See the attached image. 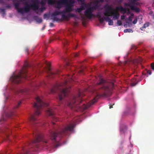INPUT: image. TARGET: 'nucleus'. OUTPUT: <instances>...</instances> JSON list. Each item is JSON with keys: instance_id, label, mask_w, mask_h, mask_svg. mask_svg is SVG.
Segmentation results:
<instances>
[{"instance_id": "f257e3e1", "label": "nucleus", "mask_w": 154, "mask_h": 154, "mask_svg": "<svg viewBox=\"0 0 154 154\" xmlns=\"http://www.w3.org/2000/svg\"><path fill=\"white\" fill-rule=\"evenodd\" d=\"M74 74L72 73L70 75L65 76L63 82L57 84L51 89V93H58L59 100H62L64 97L68 96L71 88L69 84L72 83L74 80Z\"/></svg>"}, {"instance_id": "f03ea898", "label": "nucleus", "mask_w": 154, "mask_h": 154, "mask_svg": "<svg viewBox=\"0 0 154 154\" xmlns=\"http://www.w3.org/2000/svg\"><path fill=\"white\" fill-rule=\"evenodd\" d=\"M97 85L99 86V89L97 91V93L98 94L93 100L89 102L88 106H85V108H87L88 106L93 105L97 101L98 99L100 98L101 95L103 96H109L111 90L114 87V84L113 82L106 81L102 79L100 80Z\"/></svg>"}, {"instance_id": "7ed1b4c3", "label": "nucleus", "mask_w": 154, "mask_h": 154, "mask_svg": "<svg viewBox=\"0 0 154 154\" xmlns=\"http://www.w3.org/2000/svg\"><path fill=\"white\" fill-rule=\"evenodd\" d=\"M75 126L74 124H70L66 125L60 131H54L51 130L50 131L49 136L53 142L56 143L55 147L57 148L60 145V143L59 142L65 135L69 134L73 131Z\"/></svg>"}, {"instance_id": "20e7f679", "label": "nucleus", "mask_w": 154, "mask_h": 154, "mask_svg": "<svg viewBox=\"0 0 154 154\" xmlns=\"http://www.w3.org/2000/svg\"><path fill=\"white\" fill-rule=\"evenodd\" d=\"M104 8L105 9L104 15L111 16H113V19L114 20H117L119 18L120 14L118 10L123 12L124 14L126 13L127 11L126 9L122 6H117L116 7V9L114 10L111 6L106 4L105 5Z\"/></svg>"}, {"instance_id": "39448f33", "label": "nucleus", "mask_w": 154, "mask_h": 154, "mask_svg": "<svg viewBox=\"0 0 154 154\" xmlns=\"http://www.w3.org/2000/svg\"><path fill=\"white\" fill-rule=\"evenodd\" d=\"M75 3V0H48V4L50 5H56L55 7L60 8L63 5H66V8L64 10L66 12H70L73 10L72 7Z\"/></svg>"}, {"instance_id": "423d86ee", "label": "nucleus", "mask_w": 154, "mask_h": 154, "mask_svg": "<svg viewBox=\"0 0 154 154\" xmlns=\"http://www.w3.org/2000/svg\"><path fill=\"white\" fill-rule=\"evenodd\" d=\"M33 2L34 3L31 5L28 4L27 3H25L24 5L26 6L22 9L19 8L20 4L18 2L14 3V5L18 12L23 14L24 12L27 13L29 12L31 8L34 10L38 9L39 8L38 4L39 3L38 0H34Z\"/></svg>"}, {"instance_id": "0eeeda50", "label": "nucleus", "mask_w": 154, "mask_h": 154, "mask_svg": "<svg viewBox=\"0 0 154 154\" xmlns=\"http://www.w3.org/2000/svg\"><path fill=\"white\" fill-rule=\"evenodd\" d=\"M29 65L27 62L25 63L24 66L22 70L20 71L18 75H14L11 78V79L15 83H19L21 81L22 78H24L27 79L28 76L27 73V71L26 68L29 67Z\"/></svg>"}, {"instance_id": "6e6552de", "label": "nucleus", "mask_w": 154, "mask_h": 154, "mask_svg": "<svg viewBox=\"0 0 154 154\" xmlns=\"http://www.w3.org/2000/svg\"><path fill=\"white\" fill-rule=\"evenodd\" d=\"M35 139L32 141L29 144L30 146L31 147H35L38 148L42 146L41 143L46 144L48 143L47 140L44 139V136L39 133H37L35 135Z\"/></svg>"}, {"instance_id": "1a4fd4ad", "label": "nucleus", "mask_w": 154, "mask_h": 154, "mask_svg": "<svg viewBox=\"0 0 154 154\" xmlns=\"http://www.w3.org/2000/svg\"><path fill=\"white\" fill-rule=\"evenodd\" d=\"M82 94L79 91L76 96H74L72 100L68 103V105L71 108H80L79 104L82 101Z\"/></svg>"}, {"instance_id": "9d476101", "label": "nucleus", "mask_w": 154, "mask_h": 154, "mask_svg": "<svg viewBox=\"0 0 154 154\" xmlns=\"http://www.w3.org/2000/svg\"><path fill=\"white\" fill-rule=\"evenodd\" d=\"M36 103H35L34 106L35 109V115L38 116L41 113V110L43 107L47 106L48 104L44 102L38 96L35 98Z\"/></svg>"}, {"instance_id": "9b49d317", "label": "nucleus", "mask_w": 154, "mask_h": 154, "mask_svg": "<svg viewBox=\"0 0 154 154\" xmlns=\"http://www.w3.org/2000/svg\"><path fill=\"white\" fill-rule=\"evenodd\" d=\"M94 10H96L95 7L89 6L84 11L85 16L89 19H91L93 16V12Z\"/></svg>"}, {"instance_id": "f8f14e48", "label": "nucleus", "mask_w": 154, "mask_h": 154, "mask_svg": "<svg viewBox=\"0 0 154 154\" xmlns=\"http://www.w3.org/2000/svg\"><path fill=\"white\" fill-rule=\"evenodd\" d=\"M46 113L49 116H51L53 120L57 121L58 119L54 115V109L53 108H49L46 111Z\"/></svg>"}, {"instance_id": "ddd939ff", "label": "nucleus", "mask_w": 154, "mask_h": 154, "mask_svg": "<svg viewBox=\"0 0 154 154\" xmlns=\"http://www.w3.org/2000/svg\"><path fill=\"white\" fill-rule=\"evenodd\" d=\"M66 12L64 10H63L62 11H56L52 13L51 14V17H53V19L54 21H58V19L57 17V16L59 15L60 14H64L66 12Z\"/></svg>"}, {"instance_id": "4468645a", "label": "nucleus", "mask_w": 154, "mask_h": 154, "mask_svg": "<svg viewBox=\"0 0 154 154\" xmlns=\"http://www.w3.org/2000/svg\"><path fill=\"white\" fill-rule=\"evenodd\" d=\"M30 121L32 125V128H34L35 126H38V122H37V118L35 117V116L32 115L30 118Z\"/></svg>"}, {"instance_id": "2eb2a0df", "label": "nucleus", "mask_w": 154, "mask_h": 154, "mask_svg": "<svg viewBox=\"0 0 154 154\" xmlns=\"http://www.w3.org/2000/svg\"><path fill=\"white\" fill-rule=\"evenodd\" d=\"M128 5L130 7L131 10L135 11L136 12L138 13L140 12V9L138 8L135 7V5Z\"/></svg>"}, {"instance_id": "dca6fc26", "label": "nucleus", "mask_w": 154, "mask_h": 154, "mask_svg": "<svg viewBox=\"0 0 154 154\" xmlns=\"http://www.w3.org/2000/svg\"><path fill=\"white\" fill-rule=\"evenodd\" d=\"M59 72L60 71L59 70H57L54 72H51L50 73L49 76H50L51 78H53L54 75H58Z\"/></svg>"}, {"instance_id": "f3484780", "label": "nucleus", "mask_w": 154, "mask_h": 154, "mask_svg": "<svg viewBox=\"0 0 154 154\" xmlns=\"http://www.w3.org/2000/svg\"><path fill=\"white\" fill-rule=\"evenodd\" d=\"M27 92V90L25 89H19L15 91L16 94H18L19 93H22L23 92Z\"/></svg>"}, {"instance_id": "a211bd4d", "label": "nucleus", "mask_w": 154, "mask_h": 154, "mask_svg": "<svg viewBox=\"0 0 154 154\" xmlns=\"http://www.w3.org/2000/svg\"><path fill=\"white\" fill-rule=\"evenodd\" d=\"M99 0H97L93 2L94 6L93 7L96 8L98 7V5L99 3Z\"/></svg>"}, {"instance_id": "6ab92c4d", "label": "nucleus", "mask_w": 154, "mask_h": 154, "mask_svg": "<svg viewBox=\"0 0 154 154\" xmlns=\"http://www.w3.org/2000/svg\"><path fill=\"white\" fill-rule=\"evenodd\" d=\"M75 43L73 42H72V43L74 45V48L75 49H76L77 47V42L78 41L77 40H75Z\"/></svg>"}, {"instance_id": "aec40b11", "label": "nucleus", "mask_w": 154, "mask_h": 154, "mask_svg": "<svg viewBox=\"0 0 154 154\" xmlns=\"http://www.w3.org/2000/svg\"><path fill=\"white\" fill-rule=\"evenodd\" d=\"M149 26V22L146 23L144 24L143 26L140 28L141 30H142L144 28H146V27H148Z\"/></svg>"}, {"instance_id": "412c9836", "label": "nucleus", "mask_w": 154, "mask_h": 154, "mask_svg": "<svg viewBox=\"0 0 154 154\" xmlns=\"http://www.w3.org/2000/svg\"><path fill=\"white\" fill-rule=\"evenodd\" d=\"M124 32L125 33H126L127 32H133V30L131 29H126L124 30Z\"/></svg>"}, {"instance_id": "4be33fe9", "label": "nucleus", "mask_w": 154, "mask_h": 154, "mask_svg": "<svg viewBox=\"0 0 154 154\" xmlns=\"http://www.w3.org/2000/svg\"><path fill=\"white\" fill-rule=\"evenodd\" d=\"M105 17H104V19L106 21L108 22L109 20H110L111 19L109 17V16H108V15H105Z\"/></svg>"}, {"instance_id": "5701e85b", "label": "nucleus", "mask_w": 154, "mask_h": 154, "mask_svg": "<svg viewBox=\"0 0 154 154\" xmlns=\"http://www.w3.org/2000/svg\"><path fill=\"white\" fill-rule=\"evenodd\" d=\"M62 18L64 19H65L67 20L69 19L68 16H66L65 14H63L62 16Z\"/></svg>"}, {"instance_id": "b1692460", "label": "nucleus", "mask_w": 154, "mask_h": 154, "mask_svg": "<svg viewBox=\"0 0 154 154\" xmlns=\"http://www.w3.org/2000/svg\"><path fill=\"white\" fill-rule=\"evenodd\" d=\"M84 67H83V68H82L80 70H76V72H78L79 73H83V71H84Z\"/></svg>"}, {"instance_id": "393cba45", "label": "nucleus", "mask_w": 154, "mask_h": 154, "mask_svg": "<svg viewBox=\"0 0 154 154\" xmlns=\"http://www.w3.org/2000/svg\"><path fill=\"white\" fill-rule=\"evenodd\" d=\"M137 0H131L130 3L129 5H135Z\"/></svg>"}, {"instance_id": "a878e982", "label": "nucleus", "mask_w": 154, "mask_h": 154, "mask_svg": "<svg viewBox=\"0 0 154 154\" xmlns=\"http://www.w3.org/2000/svg\"><path fill=\"white\" fill-rule=\"evenodd\" d=\"M21 103V101L19 102L14 107L15 108H17L19 106H20V104Z\"/></svg>"}, {"instance_id": "bb28decb", "label": "nucleus", "mask_w": 154, "mask_h": 154, "mask_svg": "<svg viewBox=\"0 0 154 154\" xmlns=\"http://www.w3.org/2000/svg\"><path fill=\"white\" fill-rule=\"evenodd\" d=\"M108 24L109 25H112L113 24V22L112 20L110 19L108 21Z\"/></svg>"}, {"instance_id": "cd10ccee", "label": "nucleus", "mask_w": 154, "mask_h": 154, "mask_svg": "<svg viewBox=\"0 0 154 154\" xmlns=\"http://www.w3.org/2000/svg\"><path fill=\"white\" fill-rule=\"evenodd\" d=\"M104 17L103 18H100L99 19V20L100 23H103L104 20Z\"/></svg>"}, {"instance_id": "c85d7f7f", "label": "nucleus", "mask_w": 154, "mask_h": 154, "mask_svg": "<svg viewBox=\"0 0 154 154\" xmlns=\"http://www.w3.org/2000/svg\"><path fill=\"white\" fill-rule=\"evenodd\" d=\"M68 16H69V17H75V14H72V13H69L68 14Z\"/></svg>"}, {"instance_id": "c756f323", "label": "nucleus", "mask_w": 154, "mask_h": 154, "mask_svg": "<svg viewBox=\"0 0 154 154\" xmlns=\"http://www.w3.org/2000/svg\"><path fill=\"white\" fill-rule=\"evenodd\" d=\"M117 24L119 26H121L122 25V22L120 20H118L117 22Z\"/></svg>"}, {"instance_id": "7c9ffc66", "label": "nucleus", "mask_w": 154, "mask_h": 154, "mask_svg": "<svg viewBox=\"0 0 154 154\" xmlns=\"http://www.w3.org/2000/svg\"><path fill=\"white\" fill-rule=\"evenodd\" d=\"M82 11V10L80 8H78L76 10V11L79 13L81 12Z\"/></svg>"}, {"instance_id": "2f4dec72", "label": "nucleus", "mask_w": 154, "mask_h": 154, "mask_svg": "<svg viewBox=\"0 0 154 154\" xmlns=\"http://www.w3.org/2000/svg\"><path fill=\"white\" fill-rule=\"evenodd\" d=\"M79 1L82 3V5H84L85 6L86 5V4L85 2V0H79Z\"/></svg>"}, {"instance_id": "473e14b6", "label": "nucleus", "mask_w": 154, "mask_h": 154, "mask_svg": "<svg viewBox=\"0 0 154 154\" xmlns=\"http://www.w3.org/2000/svg\"><path fill=\"white\" fill-rule=\"evenodd\" d=\"M37 21L38 23H40L42 22V20L41 18H38L37 19Z\"/></svg>"}, {"instance_id": "72a5a7b5", "label": "nucleus", "mask_w": 154, "mask_h": 154, "mask_svg": "<svg viewBox=\"0 0 154 154\" xmlns=\"http://www.w3.org/2000/svg\"><path fill=\"white\" fill-rule=\"evenodd\" d=\"M69 43V41L67 40H65L64 41V45H67Z\"/></svg>"}, {"instance_id": "f704fd0d", "label": "nucleus", "mask_w": 154, "mask_h": 154, "mask_svg": "<svg viewBox=\"0 0 154 154\" xmlns=\"http://www.w3.org/2000/svg\"><path fill=\"white\" fill-rule=\"evenodd\" d=\"M79 56V54L78 53H74L72 54V57H77Z\"/></svg>"}, {"instance_id": "c9c22d12", "label": "nucleus", "mask_w": 154, "mask_h": 154, "mask_svg": "<svg viewBox=\"0 0 154 154\" xmlns=\"http://www.w3.org/2000/svg\"><path fill=\"white\" fill-rule=\"evenodd\" d=\"M41 4L42 5H45V1L44 0H42L41 2Z\"/></svg>"}, {"instance_id": "e433bc0d", "label": "nucleus", "mask_w": 154, "mask_h": 154, "mask_svg": "<svg viewBox=\"0 0 154 154\" xmlns=\"http://www.w3.org/2000/svg\"><path fill=\"white\" fill-rule=\"evenodd\" d=\"M137 19L136 18L133 21V23L134 24H135L137 23Z\"/></svg>"}, {"instance_id": "4c0bfd02", "label": "nucleus", "mask_w": 154, "mask_h": 154, "mask_svg": "<svg viewBox=\"0 0 154 154\" xmlns=\"http://www.w3.org/2000/svg\"><path fill=\"white\" fill-rule=\"evenodd\" d=\"M66 65L67 66L68 68L69 69L70 67V64L69 63L67 62L66 63Z\"/></svg>"}, {"instance_id": "58836bf2", "label": "nucleus", "mask_w": 154, "mask_h": 154, "mask_svg": "<svg viewBox=\"0 0 154 154\" xmlns=\"http://www.w3.org/2000/svg\"><path fill=\"white\" fill-rule=\"evenodd\" d=\"M81 8L82 11L83 10H84L85 9L84 6V5H81L80 6V8Z\"/></svg>"}, {"instance_id": "ea45409f", "label": "nucleus", "mask_w": 154, "mask_h": 154, "mask_svg": "<svg viewBox=\"0 0 154 154\" xmlns=\"http://www.w3.org/2000/svg\"><path fill=\"white\" fill-rule=\"evenodd\" d=\"M128 20L130 22H131L132 20V17L131 16H129L128 18Z\"/></svg>"}, {"instance_id": "a19ab883", "label": "nucleus", "mask_w": 154, "mask_h": 154, "mask_svg": "<svg viewBox=\"0 0 154 154\" xmlns=\"http://www.w3.org/2000/svg\"><path fill=\"white\" fill-rule=\"evenodd\" d=\"M151 67L152 69L154 70V63H152L151 64Z\"/></svg>"}, {"instance_id": "79ce46f5", "label": "nucleus", "mask_w": 154, "mask_h": 154, "mask_svg": "<svg viewBox=\"0 0 154 154\" xmlns=\"http://www.w3.org/2000/svg\"><path fill=\"white\" fill-rule=\"evenodd\" d=\"M125 16L124 15H122L121 17V18L122 20H123L125 19Z\"/></svg>"}, {"instance_id": "37998d69", "label": "nucleus", "mask_w": 154, "mask_h": 154, "mask_svg": "<svg viewBox=\"0 0 154 154\" xmlns=\"http://www.w3.org/2000/svg\"><path fill=\"white\" fill-rule=\"evenodd\" d=\"M147 73L150 75L152 73L151 71L150 70H148L147 71Z\"/></svg>"}, {"instance_id": "c03bdc74", "label": "nucleus", "mask_w": 154, "mask_h": 154, "mask_svg": "<svg viewBox=\"0 0 154 154\" xmlns=\"http://www.w3.org/2000/svg\"><path fill=\"white\" fill-rule=\"evenodd\" d=\"M96 16L97 17H98L99 19L100 18H101V16L100 14H97L96 15Z\"/></svg>"}, {"instance_id": "a18cd8bd", "label": "nucleus", "mask_w": 154, "mask_h": 154, "mask_svg": "<svg viewBox=\"0 0 154 154\" xmlns=\"http://www.w3.org/2000/svg\"><path fill=\"white\" fill-rule=\"evenodd\" d=\"M76 68H78L77 67H74V66H72L71 67V70H73L74 69H75V70L76 69Z\"/></svg>"}, {"instance_id": "49530a36", "label": "nucleus", "mask_w": 154, "mask_h": 154, "mask_svg": "<svg viewBox=\"0 0 154 154\" xmlns=\"http://www.w3.org/2000/svg\"><path fill=\"white\" fill-rule=\"evenodd\" d=\"M45 8H40V10H41V11H43V9H45Z\"/></svg>"}, {"instance_id": "de8ad7c7", "label": "nucleus", "mask_w": 154, "mask_h": 154, "mask_svg": "<svg viewBox=\"0 0 154 154\" xmlns=\"http://www.w3.org/2000/svg\"><path fill=\"white\" fill-rule=\"evenodd\" d=\"M135 5H140V3L139 2H136L135 4Z\"/></svg>"}, {"instance_id": "09e8293b", "label": "nucleus", "mask_w": 154, "mask_h": 154, "mask_svg": "<svg viewBox=\"0 0 154 154\" xmlns=\"http://www.w3.org/2000/svg\"><path fill=\"white\" fill-rule=\"evenodd\" d=\"M99 3L101 2L103 3L104 2V0H99Z\"/></svg>"}, {"instance_id": "8fccbe9b", "label": "nucleus", "mask_w": 154, "mask_h": 154, "mask_svg": "<svg viewBox=\"0 0 154 154\" xmlns=\"http://www.w3.org/2000/svg\"><path fill=\"white\" fill-rule=\"evenodd\" d=\"M54 26V24L52 23H50V26L51 27H52Z\"/></svg>"}, {"instance_id": "3c124183", "label": "nucleus", "mask_w": 154, "mask_h": 154, "mask_svg": "<svg viewBox=\"0 0 154 154\" xmlns=\"http://www.w3.org/2000/svg\"><path fill=\"white\" fill-rule=\"evenodd\" d=\"M11 7L9 5H8L6 6V7L8 8H10Z\"/></svg>"}, {"instance_id": "603ef678", "label": "nucleus", "mask_w": 154, "mask_h": 154, "mask_svg": "<svg viewBox=\"0 0 154 154\" xmlns=\"http://www.w3.org/2000/svg\"><path fill=\"white\" fill-rule=\"evenodd\" d=\"M28 153V152H26V151H25L24 152L23 154H27Z\"/></svg>"}, {"instance_id": "864d4df0", "label": "nucleus", "mask_w": 154, "mask_h": 154, "mask_svg": "<svg viewBox=\"0 0 154 154\" xmlns=\"http://www.w3.org/2000/svg\"><path fill=\"white\" fill-rule=\"evenodd\" d=\"M114 105V104H113L112 106H109V108H110V109H111V108H112L113 107H112V105Z\"/></svg>"}, {"instance_id": "5fc2aeb1", "label": "nucleus", "mask_w": 154, "mask_h": 154, "mask_svg": "<svg viewBox=\"0 0 154 154\" xmlns=\"http://www.w3.org/2000/svg\"><path fill=\"white\" fill-rule=\"evenodd\" d=\"M136 84L134 83H133L132 84V85L133 86H134L136 85Z\"/></svg>"}, {"instance_id": "6e6d98bb", "label": "nucleus", "mask_w": 154, "mask_h": 154, "mask_svg": "<svg viewBox=\"0 0 154 154\" xmlns=\"http://www.w3.org/2000/svg\"><path fill=\"white\" fill-rule=\"evenodd\" d=\"M134 16V14H133V13H131V16H131V17L132 16Z\"/></svg>"}, {"instance_id": "4d7b16f0", "label": "nucleus", "mask_w": 154, "mask_h": 154, "mask_svg": "<svg viewBox=\"0 0 154 154\" xmlns=\"http://www.w3.org/2000/svg\"><path fill=\"white\" fill-rule=\"evenodd\" d=\"M45 26H44V27H42V30L44 29V28H45Z\"/></svg>"}, {"instance_id": "13d9d810", "label": "nucleus", "mask_w": 154, "mask_h": 154, "mask_svg": "<svg viewBox=\"0 0 154 154\" xmlns=\"http://www.w3.org/2000/svg\"><path fill=\"white\" fill-rule=\"evenodd\" d=\"M152 18L154 19V14L152 15Z\"/></svg>"}, {"instance_id": "bf43d9fd", "label": "nucleus", "mask_w": 154, "mask_h": 154, "mask_svg": "<svg viewBox=\"0 0 154 154\" xmlns=\"http://www.w3.org/2000/svg\"><path fill=\"white\" fill-rule=\"evenodd\" d=\"M52 123L53 125H54L55 124V123L54 122H52Z\"/></svg>"}, {"instance_id": "052dcab7", "label": "nucleus", "mask_w": 154, "mask_h": 154, "mask_svg": "<svg viewBox=\"0 0 154 154\" xmlns=\"http://www.w3.org/2000/svg\"><path fill=\"white\" fill-rule=\"evenodd\" d=\"M4 10H4V9H2V12H4Z\"/></svg>"}, {"instance_id": "680f3d73", "label": "nucleus", "mask_w": 154, "mask_h": 154, "mask_svg": "<svg viewBox=\"0 0 154 154\" xmlns=\"http://www.w3.org/2000/svg\"><path fill=\"white\" fill-rule=\"evenodd\" d=\"M128 14H129V13H130V11H129V10H128Z\"/></svg>"}, {"instance_id": "e2e57ef3", "label": "nucleus", "mask_w": 154, "mask_h": 154, "mask_svg": "<svg viewBox=\"0 0 154 154\" xmlns=\"http://www.w3.org/2000/svg\"><path fill=\"white\" fill-rule=\"evenodd\" d=\"M25 0H20V1H21V2H22V1H24Z\"/></svg>"}, {"instance_id": "0e129e2a", "label": "nucleus", "mask_w": 154, "mask_h": 154, "mask_svg": "<svg viewBox=\"0 0 154 154\" xmlns=\"http://www.w3.org/2000/svg\"><path fill=\"white\" fill-rule=\"evenodd\" d=\"M1 2H2H2H3L2 0V1H1Z\"/></svg>"}, {"instance_id": "69168bd1", "label": "nucleus", "mask_w": 154, "mask_h": 154, "mask_svg": "<svg viewBox=\"0 0 154 154\" xmlns=\"http://www.w3.org/2000/svg\"><path fill=\"white\" fill-rule=\"evenodd\" d=\"M152 13V11H150V13Z\"/></svg>"}, {"instance_id": "338daca9", "label": "nucleus", "mask_w": 154, "mask_h": 154, "mask_svg": "<svg viewBox=\"0 0 154 154\" xmlns=\"http://www.w3.org/2000/svg\"><path fill=\"white\" fill-rule=\"evenodd\" d=\"M44 15V16H45L46 15V14H45Z\"/></svg>"}, {"instance_id": "774afa93", "label": "nucleus", "mask_w": 154, "mask_h": 154, "mask_svg": "<svg viewBox=\"0 0 154 154\" xmlns=\"http://www.w3.org/2000/svg\"><path fill=\"white\" fill-rule=\"evenodd\" d=\"M83 104H84V105H85V104L84 103H83Z\"/></svg>"}]
</instances>
